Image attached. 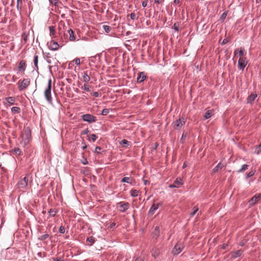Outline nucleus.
<instances>
[{"instance_id":"1","label":"nucleus","mask_w":261,"mask_h":261,"mask_svg":"<svg viewBox=\"0 0 261 261\" xmlns=\"http://www.w3.org/2000/svg\"><path fill=\"white\" fill-rule=\"evenodd\" d=\"M51 81L49 80L48 82V85L46 89L44 91V96L47 102L51 104L53 103L51 94Z\"/></svg>"},{"instance_id":"2","label":"nucleus","mask_w":261,"mask_h":261,"mask_svg":"<svg viewBox=\"0 0 261 261\" xmlns=\"http://www.w3.org/2000/svg\"><path fill=\"white\" fill-rule=\"evenodd\" d=\"M31 80L30 79H24L22 81L19 80L17 83L18 88L19 91H23L30 85Z\"/></svg>"},{"instance_id":"3","label":"nucleus","mask_w":261,"mask_h":261,"mask_svg":"<svg viewBox=\"0 0 261 261\" xmlns=\"http://www.w3.org/2000/svg\"><path fill=\"white\" fill-rule=\"evenodd\" d=\"M29 175H27L25 177L21 178L17 184L18 188L20 189H27L28 186Z\"/></svg>"},{"instance_id":"4","label":"nucleus","mask_w":261,"mask_h":261,"mask_svg":"<svg viewBox=\"0 0 261 261\" xmlns=\"http://www.w3.org/2000/svg\"><path fill=\"white\" fill-rule=\"evenodd\" d=\"M185 124L184 118H179L173 123V127L176 129H179Z\"/></svg>"},{"instance_id":"5","label":"nucleus","mask_w":261,"mask_h":261,"mask_svg":"<svg viewBox=\"0 0 261 261\" xmlns=\"http://www.w3.org/2000/svg\"><path fill=\"white\" fill-rule=\"evenodd\" d=\"M82 119L84 121L88 122L89 123L94 122L96 120V117L91 114H87L82 115Z\"/></svg>"},{"instance_id":"6","label":"nucleus","mask_w":261,"mask_h":261,"mask_svg":"<svg viewBox=\"0 0 261 261\" xmlns=\"http://www.w3.org/2000/svg\"><path fill=\"white\" fill-rule=\"evenodd\" d=\"M184 248V246L182 243H177L175 245L172 252L174 255H177L182 251Z\"/></svg>"},{"instance_id":"7","label":"nucleus","mask_w":261,"mask_h":261,"mask_svg":"<svg viewBox=\"0 0 261 261\" xmlns=\"http://www.w3.org/2000/svg\"><path fill=\"white\" fill-rule=\"evenodd\" d=\"M247 64V61L245 57L240 58L238 61V66L240 69L243 70L246 67Z\"/></svg>"},{"instance_id":"8","label":"nucleus","mask_w":261,"mask_h":261,"mask_svg":"<svg viewBox=\"0 0 261 261\" xmlns=\"http://www.w3.org/2000/svg\"><path fill=\"white\" fill-rule=\"evenodd\" d=\"M261 198V194H258L257 195H255L249 201V206H252L255 203H256L259 199Z\"/></svg>"},{"instance_id":"9","label":"nucleus","mask_w":261,"mask_h":261,"mask_svg":"<svg viewBox=\"0 0 261 261\" xmlns=\"http://www.w3.org/2000/svg\"><path fill=\"white\" fill-rule=\"evenodd\" d=\"M59 34L61 40L63 42H67L68 40L67 34L65 33L63 31H62L60 28V27L59 28Z\"/></svg>"},{"instance_id":"10","label":"nucleus","mask_w":261,"mask_h":261,"mask_svg":"<svg viewBox=\"0 0 261 261\" xmlns=\"http://www.w3.org/2000/svg\"><path fill=\"white\" fill-rule=\"evenodd\" d=\"M182 185L181 179L177 178L173 184H171L169 186L170 188H179Z\"/></svg>"},{"instance_id":"11","label":"nucleus","mask_w":261,"mask_h":261,"mask_svg":"<svg viewBox=\"0 0 261 261\" xmlns=\"http://www.w3.org/2000/svg\"><path fill=\"white\" fill-rule=\"evenodd\" d=\"M160 204V203H153L148 212V215L149 216L153 215L155 211L158 209Z\"/></svg>"},{"instance_id":"12","label":"nucleus","mask_w":261,"mask_h":261,"mask_svg":"<svg viewBox=\"0 0 261 261\" xmlns=\"http://www.w3.org/2000/svg\"><path fill=\"white\" fill-rule=\"evenodd\" d=\"M120 211L121 212H125L129 207V204L128 202H120Z\"/></svg>"},{"instance_id":"13","label":"nucleus","mask_w":261,"mask_h":261,"mask_svg":"<svg viewBox=\"0 0 261 261\" xmlns=\"http://www.w3.org/2000/svg\"><path fill=\"white\" fill-rule=\"evenodd\" d=\"M146 78V75L145 72H141L139 73V76L137 78L138 83L143 82Z\"/></svg>"},{"instance_id":"14","label":"nucleus","mask_w":261,"mask_h":261,"mask_svg":"<svg viewBox=\"0 0 261 261\" xmlns=\"http://www.w3.org/2000/svg\"><path fill=\"white\" fill-rule=\"evenodd\" d=\"M67 33L69 35V38L68 40L71 41H75L76 39V36L73 31L72 29H69L68 30Z\"/></svg>"},{"instance_id":"15","label":"nucleus","mask_w":261,"mask_h":261,"mask_svg":"<svg viewBox=\"0 0 261 261\" xmlns=\"http://www.w3.org/2000/svg\"><path fill=\"white\" fill-rule=\"evenodd\" d=\"M26 64L24 60H21L20 61L18 65V69L19 71L24 72L25 70Z\"/></svg>"},{"instance_id":"16","label":"nucleus","mask_w":261,"mask_h":261,"mask_svg":"<svg viewBox=\"0 0 261 261\" xmlns=\"http://www.w3.org/2000/svg\"><path fill=\"white\" fill-rule=\"evenodd\" d=\"M134 181V180L131 177H125L121 180V182H126L132 185H133Z\"/></svg>"},{"instance_id":"17","label":"nucleus","mask_w":261,"mask_h":261,"mask_svg":"<svg viewBox=\"0 0 261 261\" xmlns=\"http://www.w3.org/2000/svg\"><path fill=\"white\" fill-rule=\"evenodd\" d=\"M237 54L239 55L240 58H241L242 57H245V53L244 49L242 48H240L234 51V55L236 56Z\"/></svg>"},{"instance_id":"18","label":"nucleus","mask_w":261,"mask_h":261,"mask_svg":"<svg viewBox=\"0 0 261 261\" xmlns=\"http://www.w3.org/2000/svg\"><path fill=\"white\" fill-rule=\"evenodd\" d=\"M257 97V94L255 93H252L249 95L247 98V102L249 103H252V102Z\"/></svg>"},{"instance_id":"19","label":"nucleus","mask_w":261,"mask_h":261,"mask_svg":"<svg viewBox=\"0 0 261 261\" xmlns=\"http://www.w3.org/2000/svg\"><path fill=\"white\" fill-rule=\"evenodd\" d=\"M5 101L10 104V105H13L15 103V98L13 97H8L5 98Z\"/></svg>"},{"instance_id":"20","label":"nucleus","mask_w":261,"mask_h":261,"mask_svg":"<svg viewBox=\"0 0 261 261\" xmlns=\"http://www.w3.org/2000/svg\"><path fill=\"white\" fill-rule=\"evenodd\" d=\"M50 47L53 50H56L59 49V45L56 41H51L50 42Z\"/></svg>"},{"instance_id":"21","label":"nucleus","mask_w":261,"mask_h":261,"mask_svg":"<svg viewBox=\"0 0 261 261\" xmlns=\"http://www.w3.org/2000/svg\"><path fill=\"white\" fill-rule=\"evenodd\" d=\"M224 167V165L221 163H219L213 170V172L215 173L219 170L222 169Z\"/></svg>"},{"instance_id":"22","label":"nucleus","mask_w":261,"mask_h":261,"mask_svg":"<svg viewBox=\"0 0 261 261\" xmlns=\"http://www.w3.org/2000/svg\"><path fill=\"white\" fill-rule=\"evenodd\" d=\"M83 80L85 83H88L90 81V76L88 74L87 72H84Z\"/></svg>"},{"instance_id":"23","label":"nucleus","mask_w":261,"mask_h":261,"mask_svg":"<svg viewBox=\"0 0 261 261\" xmlns=\"http://www.w3.org/2000/svg\"><path fill=\"white\" fill-rule=\"evenodd\" d=\"M87 242L88 245L91 246L95 242V239L93 237H90L87 239Z\"/></svg>"},{"instance_id":"24","label":"nucleus","mask_w":261,"mask_h":261,"mask_svg":"<svg viewBox=\"0 0 261 261\" xmlns=\"http://www.w3.org/2000/svg\"><path fill=\"white\" fill-rule=\"evenodd\" d=\"M160 254L159 250L156 248H154L152 251V255L154 258H156Z\"/></svg>"},{"instance_id":"25","label":"nucleus","mask_w":261,"mask_h":261,"mask_svg":"<svg viewBox=\"0 0 261 261\" xmlns=\"http://www.w3.org/2000/svg\"><path fill=\"white\" fill-rule=\"evenodd\" d=\"M242 254V251L241 250H237L234 252L232 254V257L233 258H236L237 257L240 256Z\"/></svg>"},{"instance_id":"26","label":"nucleus","mask_w":261,"mask_h":261,"mask_svg":"<svg viewBox=\"0 0 261 261\" xmlns=\"http://www.w3.org/2000/svg\"><path fill=\"white\" fill-rule=\"evenodd\" d=\"M213 113V110H207L204 114V117L205 119L210 118Z\"/></svg>"},{"instance_id":"27","label":"nucleus","mask_w":261,"mask_h":261,"mask_svg":"<svg viewBox=\"0 0 261 261\" xmlns=\"http://www.w3.org/2000/svg\"><path fill=\"white\" fill-rule=\"evenodd\" d=\"M49 35L50 36H53L55 35L56 33V30H55V27L54 26H49Z\"/></svg>"},{"instance_id":"28","label":"nucleus","mask_w":261,"mask_h":261,"mask_svg":"<svg viewBox=\"0 0 261 261\" xmlns=\"http://www.w3.org/2000/svg\"><path fill=\"white\" fill-rule=\"evenodd\" d=\"M139 191L136 189H132L130 191V195L132 197H137L138 195Z\"/></svg>"},{"instance_id":"29","label":"nucleus","mask_w":261,"mask_h":261,"mask_svg":"<svg viewBox=\"0 0 261 261\" xmlns=\"http://www.w3.org/2000/svg\"><path fill=\"white\" fill-rule=\"evenodd\" d=\"M34 64L35 65V67L36 68V69H38V55H35L34 56Z\"/></svg>"},{"instance_id":"30","label":"nucleus","mask_w":261,"mask_h":261,"mask_svg":"<svg viewBox=\"0 0 261 261\" xmlns=\"http://www.w3.org/2000/svg\"><path fill=\"white\" fill-rule=\"evenodd\" d=\"M22 0H17V9L19 10H21L22 8Z\"/></svg>"},{"instance_id":"31","label":"nucleus","mask_w":261,"mask_h":261,"mask_svg":"<svg viewBox=\"0 0 261 261\" xmlns=\"http://www.w3.org/2000/svg\"><path fill=\"white\" fill-rule=\"evenodd\" d=\"M103 29L106 31V33H108L110 32L112 30V28L110 26L103 25L102 26Z\"/></svg>"},{"instance_id":"32","label":"nucleus","mask_w":261,"mask_h":261,"mask_svg":"<svg viewBox=\"0 0 261 261\" xmlns=\"http://www.w3.org/2000/svg\"><path fill=\"white\" fill-rule=\"evenodd\" d=\"M248 168V166L247 164H244L242 166V168L238 170V172H243L246 170Z\"/></svg>"},{"instance_id":"33","label":"nucleus","mask_w":261,"mask_h":261,"mask_svg":"<svg viewBox=\"0 0 261 261\" xmlns=\"http://www.w3.org/2000/svg\"><path fill=\"white\" fill-rule=\"evenodd\" d=\"M11 111L13 113H19L20 112V109L19 107H13L11 108Z\"/></svg>"},{"instance_id":"34","label":"nucleus","mask_w":261,"mask_h":261,"mask_svg":"<svg viewBox=\"0 0 261 261\" xmlns=\"http://www.w3.org/2000/svg\"><path fill=\"white\" fill-rule=\"evenodd\" d=\"M49 237V234L48 233H45L43 234L39 237V239L41 241H44L47 239Z\"/></svg>"},{"instance_id":"35","label":"nucleus","mask_w":261,"mask_h":261,"mask_svg":"<svg viewBox=\"0 0 261 261\" xmlns=\"http://www.w3.org/2000/svg\"><path fill=\"white\" fill-rule=\"evenodd\" d=\"M255 152L257 154L261 152V143L258 146H256Z\"/></svg>"},{"instance_id":"36","label":"nucleus","mask_w":261,"mask_h":261,"mask_svg":"<svg viewBox=\"0 0 261 261\" xmlns=\"http://www.w3.org/2000/svg\"><path fill=\"white\" fill-rule=\"evenodd\" d=\"M120 144L122 145L123 146L126 147L127 145H128L129 144V143L126 140L123 139L122 141H121Z\"/></svg>"},{"instance_id":"37","label":"nucleus","mask_w":261,"mask_h":261,"mask_svg":"<svg viewBox=\"0 0 261 261\" xmlns=\"http://www.w3.org/2000/svg\"><path fill=\"white\" fill-rule=\"evenodd\" d=\"M48 213L50 216H55L56 215L57 211L55 209H50Z\"/></svg>"},{"instance_id":"38","label":"nucleus","mask_w":261,"mask_h":261,"mask_svg":"<svg viewBox=\"0 0 261 261\" xmlns=\"http://www.w3.org/2000/svg\"><path fill=\"white\" fill-rule=\"evenodd\" d=\"M255 171L253 170L250 171L249 173H247L246 177L247 178H249L253 176L254 175Z\"/></svg>"},{"instance_id":"39","label":"nucleus","mask_w":261,"mask_h":261,"mask_svg":"<svg viewBox=\"0 0 261 261\" xmlns=\"http://www.w3.org/2000/svg\"><path fill=\"white\" fill-rule=\"evenodd\" d=\"M90 137L89 140H92L93 142H94L97 138L95 134L90 135Z\"/></svg>"},{"instance_id":"40","label":"nucleus","mask_w":261,"mask_h":261,"mask_svg":"<svg viewBox=\"0 0 261 261\" xmlns=\"http://www.w3.org/2000/svg\"><path fill=\"white\" fill-rule=\"evenodd\" d=\"M109 113V110L108 109H104L101 112L102 115H107Z\"/></svg>"},{"instance_id":"41","label":"nucleus","mask_w":261,"mask_h":261,"mask_svg":"<svg viewBox=\"0 0 261 261\" xmlns=\"http://www.w3.org/2000/svg\"><path fill=\"white\" fill-rule=\"evenodd\" d=\"M198 211V208L195 206L193 208V212L191 214V216L193 217L194 215H195V214Z\"/></svg>"},{"instance_id":"42","label":"nucleus","mask_w":261,"mask_h":261,"mask_svg":"<svg viewBox=\"0 0 261 261\" xmlns=\"http://www.w3.org/2000/svg\"><path fill=\"white\" fill-rule=\"evenodd\" d=\"M82 88L84 89V90H85L87 91H90L89 87L88 85L87 84H85L84 85V86L82 87Z\"/></svg>"},{"instance_id":"43","label":"nucleus","mask_w":261,"mask_h":261,"mask_svg":"<svg viewBox=\"0 0 261 261\" xmlns=\"http://www.w3.org/2000/svg\"><path fill=\"white\" fill-rule=\"evenodd\" d=\"M159 231H160V230H159V227H158V226H156V227H155V229H154V232H153V233H154L155 236H158L159 233Z\"/></svg>"},{"instance_id":"44","label":"nucleus","mask_w":261,"mask_h":261,"mask_svg":"<svg viewBox=\"0 0 261 261\" xmlns=\"http://www.w3.org/2000/svg\"><path fill=\"white\" fill-rule=\"evenodd\" d=\"M14 152L18 155H20L21 154V150L19 148H16L14 149Z\"/></svg>"},{"instance_id":"45","label":"nucleus","mask_w":261,"mask_h":261,"mask_svg":"<svg viewBox=\"0 0 261 261\" xmlns=\"http://www.w3.org/2000/svg\"><path fill=\"white\" fill-rule=\"evenodd\" d=\"M75 64L77 65H79L81 63L80 59L79 58H76L73 61Z\"/></svg>"},{"instance_id":"46","label":"nucleus","mask_w":261,"mask_h":261,"mask_svg":"<svg viewBox=\"0 0 261 261\" xmlns=\"http://www.w3.org/2000/svg\"><path fill=\"white\" fill-rule=\"evenodd\" d=\"M65 231V228L63 226H60L59 228V232L61 233H64Z\"/></svg>"},{"instance_id":"47","label":"nucleus","mask_w":261,"mask_h":261,"mask_svg":"<svg viewBox=\"0 0 261 261\" xmlns=\"http://www.w3.org/2000/svg\"><path fill=\"white\" fill-rule=\"evenodd\" d=\"M54 261H65V260L61 257H57L53 258Z\"/></svg>"},{"instance_id":"48","label":"nucleus","mask_w":261,"mask_h":261,"mask_svg":"<svg viewBox=\"0 0 261 261\" xmlns=\"http://www.w3.org/2000/svg\"><path fill=\"white\" fill-rule=\"evenodd\" d=\"M130 17L132 19H135L136 18V14L134 13H132L130 14Z\"/></svg>"},{"instance_id":"49","label":"nucleus","mask_w":261,"mask_h":261,"mask_svg":"<svg viewBox=\"0 0 261 261\" xmlns=\"http://www.w3.org/2000/svg\"><path fill=\"white\" fill-rule=\"evenodd\" d=\"M50 3L54 4L55 6H57L58 3V0H49Z\"/></svg>"},{"instance_id":"50","label":"nucleus","mask_w":261,"mask_h":261,"mask_svg":"<svg viewBox=\"0 0 261 261\" xmlns=\"http://www.w3.org/2000/svg\"><path fill=\"white\" fill-rule=\"evenodd\" d=\"M101 150V148L99 147H96L95 148V152L97 153H100V151Z\"/></svg>"},{"instance_id":"51","label":"nucleus","mask_w":261,"mask_h":261,"mask_svg":"<svg viewBox=\"0 0 261 261\" xmlns=\"http://www.w3.org/2000/svg\"><path fill=\"white\" fill-rule=\"evenodd\" d=\"M147 1H143V2H142V6H143V7H146V6H147Z\"/></svg>"},{"instance_id":"52","label":"nucleus","mask_w":261,"mask_h":261,"mask_svg":"<svg viewBox=\"0 0 261 261\" xmlns=\"http://www.w3.org/2000/svg\"><path fill=\"white\" fill-rule=\"evenodd\" d=\"M93 96H94L96 97H97L99 96V93L97 92H94Z\"/></svg>"},{"instance_id":"53","label":"nucleus","mask_w":261,"mask_h":261,"mask_svg":"<svg viewBox=\"0 0 261 261\" xmlns=\"http://www.w3.org/2000/svg\"><path fill=\"white\" fill-rule=\"evenodd\" d=\"M135 261H143V259L142 258L139 257L137 258Z\"/></svg>"},{"instance_id":"54","label":"nucleus","mask_w":261,"mask_h":261,"mask_svg":"<svg viewBox=\"0 0 261 261\" xmlns=\"http://www.w3.org/2000/svg\"><path fill=\"white\" fill-rule=\"evenodd\" d=\"M154 3L156 4H160L162 3V0H154Z\"/></svg>"},{"instance_id":"55","label":"nucleus","mask_w":261,"mask_h":261,"mask_svg":"<svg viewBox=\"0 0 261 261\" xmlns=\"http://www.w3.org/2000/svg\"><path fill=\"white\" fill-rule=\"evenodd\" d=\"M83 144L84 145H83V146H82V148H83V150H85V149H86V148H87V145H86V144H85V143H83Z\"/></svg>"},{"instance_id":"56","label":"nucleus","mask_w":261,"mask_h":261,"mask_svg":"<svg viewBox=\"0 0 261 261\" xmlns=\"http://www.w3.org/2000/svg\"><path fill=\"white\" fill-rule=\"evenodd\" d=\"M88 132V129H86L83 131V133L85 134H87Z\"/></svg>"},{"instance_id":"57","label":"nucleus","mask_w":261,"mask_h":261,"mask_svg":"<svg viewBox=\"0 0 261 261\" xmlns=\"http://www.w3.org/2000/svg\"><path fill=\"white\" fill-rule=\"evenodd\" d=\"M114 226H115V223H113L111 225V227H114Z\"/></svg>"},{"instance_id":"58","label":"nucleus","mask_w":261,"mask_h":261,"mask_svg":"<svg viewBox=\"0 0 261 261\" xmlns=\"http://www.w3.org/2000/svg\"><path fill=\"white\" fill-rule=\"evenodd\" d=\"M226 43V41L225 40V39L223 40V42H222V44H224Z\"/></svg>"},{"instance_id":"59","label":"nucleus","mask_w":261,"mask_h":261,"mask_svg":"<svg viewBox=\"0 0 261 261\" xmlns=\"http://www.w3.org/2000/svg\"><path fill=\"white\" fill-rule=\"evenodd\" d=\"M179 2V0H175L174 3H178Z\"/></svg>"},{"instance_id":"60","label":"nucleus","mask_w":261,"mask_h":261,"mask_svg":"<svg viewBox=\"0 0 261 261\" xmlns=\"http://www.w3.org/2000/svg\"><path fill=\"white\" fill-rule=\"evenodd\" d=\"M226 14L225 13H224L222 14V17H225L226 16Z\"/></svg>"},{"instance_id":"61","label":"nucleus","mask_w":261,"mask_h":261,"mask_svg":"<svg viewBox=\"0 0 261 261\" xmlns=\"http://www.w3.org/2000/svg\"><path fill=\"white\" fill-rule=\"evenodd\" d=\"M222 247H223V249H225L226 246L224 245Z\"/></svg>"},{"instance_id":"62","label":"nucleus","mask_w":261,"mask_h":261,"mask_svg":"<svg viewBox=\"0 0 261 261\" xmlns=\"http://www.w3.org/2000/svg\"><path fill=\"white\" fill-rule=\"evenodd\" d=\"M186 166V164H184V165H183V168H185Z\"/></svg>"},{"instance_id":"63","label":"nucleus","mask_w":261,"mask_h":261,"mask_svg":"<svg viewBox=\"0 0 261 261\" xmlns=\"http://www.w3.org/2000/svg\"><path fill=\"white\" fill-rule=\"evenodd\" d=\"M86 161H84V164H86Z\"/></svg>"},{"instance_id":"64","label":"nucleus","mask_w":261,"mask_h":261,"mask_svg":"<svg viewBox=\"0 0 261 261\" xmlns=\"http://www.w3.org/2000/svg\"><path fill=\"white\" fill-rule=\"evenodd\" d=\"M86 161H84V164H86Z\"/></svg>"}]
</instances>
